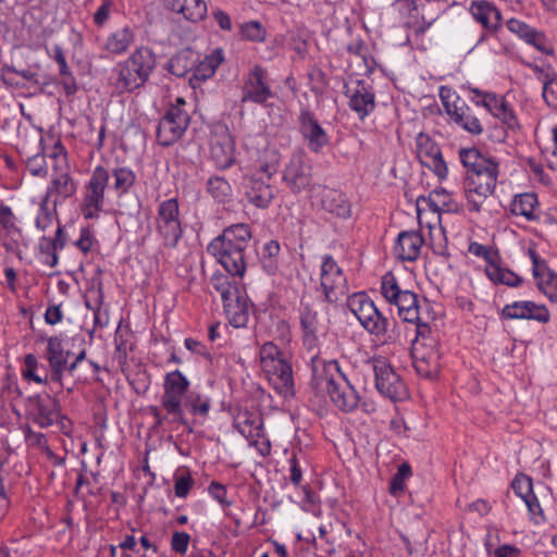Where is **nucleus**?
<instances>
[{
  "mask_svg": "<svg viewBox=\"0 0 557 557\" xmlns=\"http://www.w3.org/2000/svg\"><path fill=\"white\" fill-rule=\"evenodd\" d=\"M250 239L251 230L248 224H233L225 227L208 245L207 250L228 274L243 277L246 272L245 250Z\"/></svg>",
  "mask_w": 557,
  "mask_h": 557,
  "instance_id": "nucleus-1",
  "label": "nucleus"
},
{
  "mask_svg": "<svg viewBox=\"0 0 557 557\" xmlns=\"http://www.w3.org/2000/svg\"><path fill=\"white\" fill-rule=\"evenodd\" d=\"M157 64L156 54L149 47H139L112 69L111 84L120 94L133 92L149 79Z\"/></svg>",
  "mask_w": 557,
  "mask_h": 557,
  "instance_id": "nucleus-2",
  "label": "nucleus"
},
{
  "mask_svg": "<svg viewBox=\"0 0 557 557\" xmlns=\"http://www.w3.org/2000/svg\"><path fill=\"white\" fill-rule=\"evenodd\" d=\"M312 384L314 387H324L332 403L342 411L350 412L359 404V395L341 370L336 360L323 364L321 373L314 370Z\"/></svg>",
  "mask_w": 557,
  "mask_h": 557,
  "instance_id": "nucleus-3",
  "label": "nucleus"
},
{
  "mask_svg": "<svg viewBox=\"0 0 557 557\" xmlns=\"http://www.w3.org/2000/svg\"><path fill=\"white\" fill-rule=\"evenodd\" d=\"M381 293L389 304L397 307L398 315L403 321L416 324L418 336H422L424 339L430 333V326L420 317L421 307L418 296L411 290L401 289L392 272H387L382 276Z\"/></svg>",
  "mask_w": 557,
  "mask_h": 557,
  "instance_id": "nucleus-4",
  "label": "nucleus"
},
{
  "mask_svg": "<svg viewBox=\"0 0 557 557\" xmlns=\"http://www.w3.org/2000/svg\"><path fill=\"white\" fill-rule=\"evenodd\" d=\"M164 382L169 389L177 388L182 414L193 416L191 420H197L196 425L205 422L211 410V399L198 392L189 391V380L180 371L169 372L164 376Z\"/></svg>",
  "mask_w": 557,
  "mask_h": 557,
  "instance_id": "nucleus-5",
  "label": "nucleus"
},
{
  "mask_svg": "<svg viewBox=\"0 0 557 557\" xmlns=\"http://www.w3.org/2000/svg\"><path fill=\"white\" fill-rule=\"evenodd\" d=\"M510 486L513 493L524 502L530 520L534 524L544 523L546 517L543 506L552 500V490L544 484H540L537 488L534 490L532 479L523 473H518L513 478Z\"/></svg>",
  "mask_w": 557,
  "mask_h": 557,
  "instance_id": "nucleus-6",
  "label": "nucleus"
},
{
  "mask_svg": "<svg viewBox=\"0 0 557 557\" xmlns=\"http://www.w3.org/2000/svg\"><path fill=\"white\" fill-rule=\"evenodd\" d=\"M440 98L446 114L456 125L473 136L483 134L484 127L479 116L450 87L442 86Z\"/></svg>",
  "mask_w": 557,
  "mask_h": 557,
  "instance_id": "nucleus-7",
  "label": "nucleus"
},
{
  "mask_svg": "<svg viewBox=\"0 0 557 557\" xmlns=\"http://www.w3.org/2000/svg\"><path fill=\"white\" fill-rule=\"evenodd\" d=\"M154 226L163 247L172 249L177 246L183 235L177 198H170L158 205Z\"/></svg>",
  "mask_w": 557,
  "mask_h": 557,
  "instance_id": "nucleus-8",
  "label": "nucleus"
},
{
  "mask_svg": "<svg viewBox=\"0 0 557 557\" xmlns=\"http://www.w3.org/2000/svg\"><path fill=\"white\" fill-rule=\"evenodd\" d=\"M162 387L160 406L149 407V412L154 419L153 429L162 428L165 424H178L188 433H193L197 420H188V418L183 417L177 388L170 391L164 381Z\"/></svg>",
  "mask_w": 557,
  "mask_h": 557,
  "instance_id": "nucleus-9",
  "label": "nucleus"
},
{
  "mask_svg": "<svg viewBox=\"0 0 557 557\" xmlns=\"http://www.w3.org/2000/svg\"><path fill=\"white\" fill-rule=\"evenodd\" d=\"M347 306L364 330L372 335L384 336L393 326V322L382 315L364 293H356L348 297Z\"/></svg>",
  "mask_w": 557,
  "mask_h": 557,
  "instance_id": "nucleus-10",
  "label": "nucleus"
},
{
  "mask_svg": "<svg viewBox=\"0 0 557 557\" xmlns=\"http://www.w3.org/2000/svg\"><path fill=\"white\" fill-rule=\"evenodd\" d=\"M110 172L102 165H98L84 188V197L81 206L85 219H98L104 207V193L109 184Z\"/></svg>",
  "mask_w": 557,
  "mask_h": 557,
  "instance_id": "nucleus-11",
  "label": "nucleus"
},
{
  "mask_svg": "<svg viewBox=\"0 0 557 557\" xmlns=\"http://www.w3.org/2000/svg\"><path fill=\"white\" fill-rule=\"evenodd\" d=\"M371 364L375 388L382 396L393 401L404 400L408 396L405 382L385 358H373Z\"/></svg>",
  "mask_w": 557,
  "mask_h": 557,
  "instance_id": "nucleus-12",
  "label": "nucleus"
},
{
  "mask_svg": "<svg viewBox=\"0 0 557 557\" xmlns=\"http://www.w3.org/2000/svg\"><path fill=\"white\" fill-rule=\"evenodd\" d=\"M190 123L189 113L177 107H169L159 121L157 141L163 147L177 143L185 134Z\"/></svg>",
  "mask_w": 557,
  "mask_h": 557,
  "instance_id": "nucleus-13",
  "label": "nucleus"
},
{
  "mask_svg": "<svg viewBox=\"0 0 557 557\" xmlns=\"http://www.w3.org/2000/svg\"><path fill=\"white\" fill-rule=\"evenodd\" d=\"M283 182L293 194L311 187L312 165L306 152L296 150L283 170Z\"/></svg>",
  "mask_w": 557,
  "mask_h": 557,
  "instance_id": "nucleus-14",
  "label": "nucleus"
},
{
  "mask_svg": "<svg viewBox=\"0 0 557 557\" xmlns=\"http://www.w3.org/2000/svg\"><path fill=\"white\" fill-rule=\"evenodd\" d=\"M272 177L270 166H261L251 176L246 178L244 188L249 203L259 209H267L275 197V188L269 183Z\"/></svg>",
  "mask_w": 557,
  "mask_h": 557,
  "instance_id": "nucleus-15",
  "label": "nucleus"
},
{
  "mask_svg": "<svg viewBox=\"0 0 557 557\" xmlns=\"http://www.w3.org/2000/svg\"><path fill=\"white\" fill-rule=\"evenodd\" d=\"M320 286L325 301L336 302L347 293V280L337 262L332 256L323 257L321 264Z\"/></svg>",
  "mask_w": 557,
  "mask_h": 557,
  "instance_id": "nucleus-16",
  "label": "nucleus"
},
{
  "mask_svg": "<svg viewBox=\"0 0 557 557\" xmlns=\"http://www.w3.org/2000/svg\"><path fill=\"white\" fill-rule=\"evenodd\" d=\"M417 157L422 165L428 166L440 180L448 175L445 162L437 143L426 133L420 132L416 137Z\"/></svg>",
  "mask_w": 557,
  "mask_h": 557,
  "instance_id": "nucleus-17",
  "label": "nucleus"
},
{
  "mask_svg": "<svg viewBox=\"0 0 557 557\" xmlns=\"http://www.w3.org/2000/svg\"><path fill=\"white\" fill-rule=\"evenodd\" d=\"M421 336L416 337L413 342L411 356L413 359V368L416 372L425 379H434L440 372L441 355L436 348V343L431 341L430 345L419 341Z\"/></svg>",
  "mask_w": 557,
  "mask_h": 557,
  "instance_id": "nucleus-18",
  "label": "nucleus"
},
{
  "mask_svg": "<svg viewBox=\"0 0 557 557\" xmlns=\"http://www.w3.org/2000/svg\"><path fill=\"white\" fill-rule=\"evenodd\" d=\"M506 26L510 33L515 34L520 40L533 47L539 52L545 55L555 54L554 45L543 30L516 17L509 18L506 22Z\"/></svg>",
  "mask_w": 557,
  "mask_h": 557,
  "instance_id": "nucleus-19",
  "label": "nucleus"
},
{
  "mask_svg": "<svg viewBox=\"0 0 557 557\" xmlns=\"http://www.w3.org/2000/svg\"><path fill=\"white\" fill-rule=\"evenodd\" d=\"M273 97L270 85L267 82V71L255 65L244 78L240 102L264 104Z\"/></svg>",
  "mask_w": 557,
  "mask_h": 557,
  "instance_id": "nucleus-20",
  "label": "nucleus"
},
{
  "mask_svg": "<svg viewBox=\"0 0 557 557\" xmlns=\"http://www.w3.org/2000/svg\"><path fill=\"white\" fill-rule=\"evenodd\" d=\"M210 154L221 170L228 169L236 162L235 141L226 126H218L211 133Z\"/></svg>",
  "mask_w": 557,
  "mask_h": 557,
  "instance_id": "nucleus-21",
  "label": "nucleus"
},
{
  "mask_svg": "<svg viewBox=\"0 0 557 557\" xmlns=\"http://www.w3.org/2000/svg\"><path fill=\"white\" fill-rule=\"evenodd\" d=\"M29 418L41 429L54 425L59 418L60 404L50 395H35L28 398Z\"/></svg>",
  "mask_w": 557,
  "mask_h": 557,
  "instance_id": "nucleus-22",
  "label": "nucleus"
},
{
  "mask_svg": "<svg viewBox=\"0 0 557 557\" xmlns=\"http://www.w3.org/2000/svg\"><path fill=\"white\" fill-rule=\"evenodd\" d=\"M299 132L307 141L308 148L319 153L330 141L329 135L323 129L313 112L302 109L298 116Z\"/></svg>",
  "mask_w": 557,
  "mask_h": 557,
  "instance_id": "nucleus-23",
  "label": "nucleus"
},
{
  "mask_svg": "<svg viewBox=\"0 0 557 557\" xmlns=\"http://www.w3.org/2000/svg\"><path fill=\"white\" fill-rule=\"evenodd\" d=\"M46 342V359L50 368V381L58 383L61 387H63L62 380L66 368V361H69L70 351L64 349L63 339L61 336L47 337Z\"/></svg>",
  "mask_w": 557,
  "mask_h": 557,
  "instance_id": "nucleus-24",
  "label": "nucleus"
},
{
  "mask_svg": "<svg viewBox=\"0 0 557 557\" xmlns=\"http://www.w3.org/2000/svg\"><path fill=\"white\" fill-rule=\"evenodd\" d=\"M63 161L65 169L57 172L52 175L50 185L47 188L46 195L42 198H47V201L53 197L52 203L54 207L61 205L67 198L75 195L77 190V184L73 180L70 173V168L66 161V153L63 154Z\"/></svg>",
  "mask_w": 557,
  "mask_h": 557,
  "instance_id": "nucleus-25",
  "label": "nucleus"
},
{
  "mask_svg": "<svg viewBox=\"0 0 557 557\" xmlns=\"http://www.w3.org/2000/svg\"><path fill=\"white\" fill-rule=\"evenodd\" d=\"M233 425L252 443L263 436V419L261 413L256 410L238 409L234 416Z\"/></svg>",
  "mask_w": 557,
  "mask_h": 557,
  "instance_id": "nucleus-26",
  "label": "nucleus"
},
{
  "mask_svg": "<svg viewBox=\"0 0 557 557\" xmlns=\"http://www.w3.org/2000/svg\"><path fill=\"white\" fill-rule=\"evenodd\" d=\"M348 106L363 121L375 109V94L372 87L363 79H358Z\"/></svg>",
  "mask_w": 557,
  "mask_h": 557,
  "instance_id": "nucleus-27",
  "label": "nucleus"
},
{
  "mask_svg": "<svg viewBox=\"0 0 557 557\" xmlns=\"http://www.w3.org/2000/svg\"><path fill=\"white\" fill-rule=\"evenodd\" d=\"M263 371L267 373L269 381L278 394L284 396L294 394L292 366L286 357L272 363L271 368H264Z\"/></svg>",
  "mask_w": 557,
  "mask_h": 557,
  "instance_id": "nucleus-28",
  "label": "nucleus"
},
{
  "mask_svg": "<svg viewBox=\"0 0 557 557\" xmlns=\"http://www.w3.org/2000/svg\"><path fill=\"white\" fill-rule=\"evenodd\" d=\"M300 324L304 332V344L309 350L318 348L320 320L318 311L310 302L301 300Z\"/></svg>",
  "mask_w": 557,
  "mask_h": 557,
  "instance_id": "nucleus-29",
  "label": "nucleus"
},
{
  "mask_svg": "<svg viewBox=\"0 0 557 557\" xmlns=\"http://www.w3.org/2000/svg\"><path fill=\"white\" fill-rule=\"evenodd\" d=\"M423 244L424 239L419 231H404L397 237L394 253L401 261H416Z\"/></svg>",
  "mask_w": 557,
  "mask_h": 557,
  "instance_id": "nucleus-30",
  "label": "nucleus"
},
{
  "mask_svg": "<svg viewBox=\"0 0 557 557\" xmlns=\"http://www.w3.org/2000/svg\"><path fill=\"white\" fill-rule=\"evenodd\" d=\"M499 174V164L496 159L492 158L485 164L470 172L466 176V186H478L483 190H495Z\"/></svg>",
  "mask_w": 557,
  "mask_h": 557,
  "instance_id": "nucleus-31",
  "label": "nucleus"
},
{
  "mask_svg": "<svg viewBox=\"0 0 557 557\" xmlns=\"http://www.w3.org/2000/svg\"><path fill=\"white\" fill-rule=\"evenodd\" d=\"M321 207L324 211L339 219L351 215V203L341 190L324 188L321 194Z\"/></svg>",
  "mask_w": 557,
  "mask_h": 557,
  "instance_id": "nucleus-32",
  "label": "nucleus"
},
{
  "mask_svg": "<svg viewBox=\"0 0 557 557\" xmlns=\"http://www.w3.org/2000/svg\"><path fill=\"white\" fill-rule=\"evenodd\" d=\"M224 311L234 327H244L248 323L250 307L246 296L238 292L230 300L223 302Z\"/></svg>",
  "mask_w": 557,
  "mask_h": 557,
  "instance_id": "nucleus-33",
  "label": "nucleus"
},
{
  "mask_svg": "<svg viewBox=\"0 0 557 557\" xmlns=\"http://www.w3.org/2000/svg\"><path fill=\"white\" fill-rule=\"evenodd\" d=\"M66 245V236L62 225L59 223L53 237L42 236L39 239L38 249L45 256V263L53 268L58 264V250Z\"/></svg>",
  "mask_w": 557,
  "mask_h": 557,
  "instance_id": "nucleus-34",
  "label": "nucleus"
},
{
  "mask_svg": "<svg viewBox=\"0 0 557 557\" xmlns=\"http://www.w3.org/2000/svg\"><path fill=\"white\" fill-rule=\"evenodd\" d=\"M135 41V30L133 27L125 25L108 35L103 49L109 53L121 55L124 54Z\"/></svg>",
  "mask_w": 557,
  "mask_h": 557,
  "instance_id": "nucleus-35",
  "label": "nucleus"
},
{
  "mask_svg": "<svg viewBox=\"0 0 557 557\" xmlns=\"http://www.w3.org/2000/svg\"><path fill=\"white\" fill-rule=\"evenodd\" d=\"M471 13L488 30H496L500 26L502 15L499 10L487 1L473 3Z\"/></svg>",
  "mask_w": 557,
  "mask_h": 557,
  "instance_id": "nucleus-36",
  "label": "nucleus"
},
{
  "mask_svg": "<svg viewBox=\"0 0 557 557\" xmlns=\"http://www.w3.org/2000/svg\"><path fill=\"white\" fill-rule=\"evenodd\" d=\"M171 9L182 13L190 22H199L207 15V4L203 0H172Z\"/></svg>",
  "mask_w": 557,
  "mask_h": 557,
  "instance_id": "nucleus-37",
  "label": "nucleus"
},
{
  "mask_svg": "<svg viewBox=\"0 0 557 557\" xmlns=\"http://www.w3.org/2000/svg\"><path fill=\"white\" fill-rule=\"evenodd\" d=\"M223 59L222 49H215L197 65L194 64V72L193 76L190 77V82H193V79L206 81L212 77L219 65L222 63Z\"/></svg>",
  "mask_w": 557,
  "mask_h": 557,
  "instance_id": "nucleus-38",
  "label": "nucleus"
},
{
  "mask_svg": "<svg viewBox=\"0 0 557 557\" xmlns=\"http://www.w3.org/2000/svg\"><path fill=\"white\" fill-rule=\"evenodd\" d=\"M537 197L534 193H524L515 197L511 202V212L515 215L524 216L532 221L536 215Z\"/></svg>",
  "mask_w": 557,
  "mask_h": 557,
  "instance_id": "nucleus-39",
  "label": "nucleus"
},
{
  "mask_svg": "<svg viewBox=\"0 0 557 557\" xmlns=\"http://www.w3.org/2000/svg\"><path fill=\"white\" fill-rule=\"evenodd\" d=\"M485 274L494 284H503L508 287H519L523 283L521 276L507 268L500 267L499 262L485 268Z\"/></svg>",
  "mask_w": 557,
  "mask_h": 557,
  "instance_id": "nucleus-40",
  "label": "nucleus"
},
{
  "mask_svg": "<svg viewBox=\"0 0 557 557\" xmlns=\"http://www.w3.org/2000/svg\"><path fill=\"white\" fill-rule=\"evenodd\" d=\"M113 177V189L117 196L126 195L136 182L135 172L127 166H116L110 173Z\"/></svg>",
  "mask_w": 557,
  "mask_h": 557,
  "instance_id": "nucleus-41",
  "label": "nucleus"
},
{
  "mask_svg": "<svg viewBox=\"0 0 557 557\" xmlns=\"http://www.w3.org/2000/svg\"><path fill=\"white\" fill-rule=\"evenodd\" d=\"M537 287L552 301L557 302V274L547 265L539 271L534 276Z\"/></svg>",
  "mask_w": 557,
  "mask_h": 557,
  "instance_id": "nucleus-42",
  "label": "nucleus"
},
{
  "mask_svg": "<svg viewBox=\"0 0 557 557\" xmlns=\"http://www.w3.org/2000/svg\"><path fill=\"white\" fill-rule=\"evenodd\" d=\"M59 221L57 207L49 205L47 198H41L38 205V212L35 219V226L40 232H46L54 222ZM60 222H58L59 224Z\"/></svg>",
  "mask_w": 557,
  "mask_h": 557,
  "instance_id": "nucleus-43",
  "label": "nucleus"
},
{
  "mask_svg": "<svg viewBox=\"0 0 557 557\" xmlns=\"http://www.w3.org/2000/svg\"><path fill=\"white\" fill-rule=\"evenodd\" d=\"M195 60H193L191 50L187 49L176 53L169 61L168 70L177 77L185 76L194 69Z\"/></svg>",
  "mask_w": 557,
  "mask_h": 557,
  "instance_id": "nucleus-44",
  "label": "nucleus"
},
{
  "mask_svg": "<svg viewBox=\"0 0 557 557\" xmlns=\"http://www.w3.org/2000/svg\"><path fill=\"white\" fill-rule=\"evenodd\" d=\"M207 190L220 203L228 202L233 190L231 184L222 176H213L208 180Z\"/></svg>",
  "mask_w": 557,
  "mask_h": 557,
  "instance_id": "nucleus-45",
  "label": "nucleus"
},
{
  "mask_svg": "<svg viewBox=\"0 0 557 557\" xmlns=\"http://www.w3.org/2000/svg\"><path fill=\"white\" fill-rule=\"evenodd\" d=\"M210 284L212 288L220 294L223 302H226V300H230L231 297L240 292L237 284L222 273H214L211 276Z\"/></svg>",
  "mask_w": 557,
  "mask_h": 557,
  "instance_id": "nucleus-46",
  "label": "nucleus"
},
{
  "mask_svg": "<svg viewBox=\"0 0 557 557\" xmlns=\"http://www.w3.org/2000/svg\"><path fill=\"white\" fill-rule=\"evenodd\" d=\"M459 158L462 165L467 169V175L492 159V157L483 154L476 148H461L459 150Z\"/></svg>",
  "mask_w": 557,
  "mask_h": 557,
  "instance_id": "nucleus-47",
  "label": "nucleus"
},
{
  "mask_svg": "<svg viewBox=\"0 0 557 557\" xmlns=\"http://www.w3.org/2000/svg\"><path fill=\"white\" fill-rule=\"evenodd\" d=\"M494 193V190H483L478 186H466L465 194L467 198V207L471 212H480L486 199Z\"/></svg>",
  "mask_w": 557,
  "mask_h": 557,
  "instance_id": "nucleus-48",
  "label": "nucleus"
},
{
  "mask_svg": "<svg viewBox=\"0 0 557 557\" xmlns=\"http://www.w3.org/2000/svg\"><path fill=\"white\" fill-rule=\"evenodd\" d=\"M523 64L533 71L536 78L545 85V91L547 92V88L549 84H556L557 73L555 69L549 63H543L542 65L533 62L523 61Z\"/></svg>",
  "mask_w": 557,
  "mask_h": 557,
  "instance_id": "nucleus-49",
  "label": "nucleus"
},
{
  "mask_svg": "<svg viewBox=\"0 0 557 557\" xmlns=\"http://www.w3.org/2000/svg\"><path fill=\"white\" fill-rule=\"evenodd\" d=\"M473 103L478 107H483L493 116L498 117L503 111L509 108L508 102L504 97L494 95H484V99L473 100Z\"/></svg>",
  "mask_w": 557,
  "mask_h": 557,
  "instance_id": "nucleus-50",
  "label": "nucleus"
},
{
  "mask_svg": "<svg viewBox=\"0 0 557 557\" xmlns=\"http://www.w3.org/2000/svg\"><path fill=\"white\" fill-rule=\"evenodd\" d=\"M259 355L262 369L271 368L272 363H275L286 357V355L272 342L263 344L260 348Z\"/></svg>",
  "mask_w": 557,
  "mask_h": 557,
  "instance_id": "nucleus-51",
  "label": "nucleus"
},
{
  "mask_svg": "<svg viewBox=\"0 0 557 557\" xmlns=\"http://www.w3.org/2000/svg\"><path fill=\"white\" fill-rule=\"evenodd\" d=\"M524 320H533L541 324H546L550 321V312L545 305L525 300Z\"/></svg>",
  "mask_w": 557,
  "mask_h": 557,
  "instance_id": "nucleus-52",
  "label": "nucleus"
},
{
  "mask_svg": "<svg viewBox=\"0 0 557 557\" xmlns=\"http://www.w3.org/2000/svg\"><path fill=\"white\" fill-rule=\"evenodd\" d=\"M411 475V468L408 463H401L389 483V493L399 496L405 490V481Z\"/></svg>",
  "mask_w": 557,
  "mask_h": 557,
  "instance_id": "nucleus-53",
  "label": "nucleus"
},
{
  "mask_svg": "<svg viewBox=\"0 0 557 557\" xmlns=\"http://www.w3.org/2000/svg\"><path fill=\"white\" fill-rule=\"evenodd\" d=\"M468 250L470 253L476 257H482L486 262L485 268H488L491 264H497L500 262V256L498 251L492 249L488 246H484L479 243H471Z\"/></svg>",
  "mask_w": 557,
  "mask_h": 557,
  "instance_id": "nucleus-54",
  "label": "nucleus"
},
{
  "mask_svg": "<svg viewBox=\"0 0 557 557\" xmlns=\"http://www.w3.org/2000/svg\"><path fill=\"white\" fill-rule=\"evenodd\" d=\"M24 366L23 375L27 380H32L38 384H47L50 381L49 374L45 377L36 374V369L38 367V360L33 354H28L24 357Z\"/></svg>",
  "mask_w": 557,
  "mask_h": 557,
  "instance_id": "nucleus-55",
  "label": "nucleus"
},
{
  "mask_svg": "<svg viewBox=\"0 0 557 557\" xmlns=\"http://www.w3.org/2000/svg\"><path fill=\"white\" fill-rule=\"evenodd\" d=\"M103 299L102 282L98 281L87 290L85 296V306L94 312L95 310H98L99 307H102Z\"/></svg>",
  "mask_w": 557,
  "mask_h": 557,
  "instance_id": "nucleus-56",
  "label": "nucleus"
},
{
  "mask_svg": "<svg viewBox=\"0 0 557 557\" xmlns=\"http://www.w3.org/2000/svg\"><path fill=\"white\" fill-rule=\"evenodd\" d=\"M503 320H524L525 300H518L507 304L499 312Z\"/></svg>",
  "mask_w": 557,
  "mask_h": 557,
  "instance_id": "nucleus-57",
  "label": "nucleus"
},
{
  "mask_svg": "<svg viewBox=\"0 0 557 557\" xmlns=\"http://www.w3.org/2000/svg\"><path fill=\"white\" fill-rule=\"evenodd\" d=\"M26 169L33 176L46 177L48 174V168L45 154L37 153L28 158Z\"/></svg>",
  "mask_w": 557,
  "mask_h": 557,
  "instance_id": "nucleus-58",
  "label": "nucleus"
},
{
  "mask_svg": "<svg viewBox=\"0 0 557 557\" xmlns=\"http://www.w3.org/2000/svg\"><path fill=\"white\" fill-rule=\"evenodd\" d=\"M59 75L60 84L64 90V94L67 97L74 96L78 90V85L69 65L66 66V69H60Z\"/></svg>",
  "mask_w": 557,
  "mask_h": 557,
  "instance_id": "nucleus-59",
  "label": "nucleus"
},
{
  "mask_svg": "<svg viewBox=\"0 0 557 557\" xmlns=\"http://www.w3.org/2000/svg\"><path fill=\"white\" fill-rule=\"evenodd\" d=\"M242 35L248 40L262 41L265 37V30L259 22L252 21L242 26Z\"/></svg>",
  "mask_w": 557,
  "mask_h": 557,
  "instance_id": "nucleus-60",
  "label": "nucleus"
},
{
  "mask_svg": "<svg viewBox=\"0 0 557 557\" xmlns=\"http://www.w3.org/2000/svg\"><path fill=\"white\" fill-rule=\"evenodd\" d=\"M194 479L190 473L180 474L175 478L174 492L180 498H185L194 486Z\"/></svg>",
  "mask_w": 557,
  "mask_h": 557,
  "instance_id": "nucleus-61",
  "label": "nucleus"
},
{
  "mask_svg": "<svg viewBox=\"0 0 557 557\" xmlns=\"http://www.w3.org/2000/svg\"><path fill=\"white\" fill-rule=\"evenodd\" d=\"M0 225L7 232H17L18 228L15 225V215L11 208L7 205L0 203Z\"/></svg>",
  "mask_w": 557,
  "mask_h": 557,
  "instance_id": "nucleus-62",
  "label": "nucleus"
},
{
  "mask_svg": "<svg viewBox=\"0 0 557 557\" xmlns=\"http://www.w3.org/2000/svg\"><path fill=\"white\" fill-rule=\"evenodd\" d=\"M190 536L186 532H174L171 539V549L180 555H185L188 548Z\"/></svg>",
  "mask_w": 557,
  "mask_h": 557,
  "instance_id": "nucleus-63",
  "label": "nucleus"
},
{
  "mask_svg": "<svg viewBox=\"0 0 557 557\" xmlns=\"http://www.w3.org/2000/svg\"><path fill=\"white\" fill-rule=\"evenodd\" d=\"M25 441L29 446L48 448V441L45 434L35 432L30 426L24 429Z\"/></svg>",
  "mask_w": 557,
  "mask_h": 557,
  "instance_id": "nucleus-64",
  "label": "nucleus"
}]
</instances>
